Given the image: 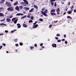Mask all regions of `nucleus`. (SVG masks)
Wrapping results in <instances>:
<instances>
[{
	"instance_id": "nucleus-1",
	"label": "nucleus",
	"mask_w": 76,
	"mask_h": 76,
	"mask_svg": "<svg viewBox=\"0 0 76 76\" xmlns=\"http://www.w3.org/2000/svg\"><path fill=\"white\" fill-rule=\"evenodd\" d=\"M23 1H24L23 2H21L20 3V4H22L23 6H26L27 4H28V2L26 0H23Z\"/></svg>"
},
{
	"instance_id": "nucleus-2",
	"label": "nucleus",
	"mask_w": 76,
	"mask_h": 76,
	"mask_svg": "<svg viewBox=\"0 0 76 76\" xmlns=\"http://www.w3.org/2000/svg\"><path fill=\"white\" fill-rule=\"evenodd\" d=\"M48 11V10H45V12H43V11H42L41 12L42 14L43 15H44V16H48V15H47L46 14V13H47V12H47Z\"/></svg>"
},
{
	"instance_id": "nucleus-3",
	"label": "nucleus",
	"mask_w": 76,
	"mask_h": 76,
	"mask_svg": "<svg viewBox=\"0 0 76 76\" xmlns=\"http://www.w3.org/2000/svg\"><path fill=\"white\" fill-rule=\"evenodd\" d=\"M7 9V10L8 11H11V12H12V11H13L14 10V7L13 6H10Z\"/></svg>"
},
{
	"instance_id": "nucleus-4",
	"label": "nucleus",
	"mask_w": 76,
	"mask_h": 76,
	"mask_svg": "<svg viewBox=\"0 0 76 76\" xmlns=\"http://www.w3.org/2000/svg\"><path fill=\"white\" fill-rule=\"evenodd\" d=\"M5 4L7 5V6H8V7H10V6H12V4L11 3H9L7 1H6Z\"/></svg>"
},
{
	"instance_id": "nucleus-5",
	"label": "nucleus",
	"mask_w": 76,
	"mask_h": 76,
	"mask_svg": "<svg viewBox=\"0 0 76 76\" xmlns=\"http://www.w3.org/2000/svg\"><path fill=\"white\" fill-rule=\"evenodd\" d=\"M55 1L56 0H50L51 4L52 6H54V2L53 1Z\"/></svg>"
},
{
	"instance_id": "nucleus-6",
	"label": "nucleus",
	"mask_w": 76,
	"mask_h": 76,
	"mask_svg": "<svg viewBox=\"0 0 76 76\" xmlns=\"http://www.w3.org/2000/svg\"><path fill=\"white\" fill-rule=\"evenodd\" d=\"M38 24H36L35 25H33V28L34 29V28H36L37 27H38Z\"/></svg>"
},
{
	"instance_id": "nucleus-7",
	"label": "nucleus",
	"mask_w": 76,
	"mask_h": 76,
	"mask_svg": "<svg viewBox=\"0 0 76 76\" xmlns=\"http://www.w3.org/2000/svg\"><path fill=\"white\" fill-rule=\"evenodd\" d=\"M6 20L7 22H11V20L10 18H7Z\"/></svg>"
},
{
	"instance_id": "nucleus-8",
	"label": "nucleus",
	"mask_w": 76,
	"mask_h": 76,
	"mask_svg": "<svg viewBox=\"0 0 76 76\" xmlns=\"http://www.w3.org/2000/svg\"><path fill=\"white\" fill-rule=\"evenodd\" d=\"M52 46L53 47L56 48V47H57V45H56V44H54L53 43L52 44Z\"/></svg>"
},
{
	"instance_id": "nucleus-9",
	"label": "nucleus",
	"mask_w": 76,
	"mask_h": 76,
	"mask_svg": "<svg viewBox=\"0 0 76 76\" xmlns=\"http://www.w3.org/2000/svg\"><path fill=\"white\" fill-rule=\"evenodd\" d=\"M6 0H1V1L0 2V4H3L4 3V2Z\"/></svg>"
},
{
	"instance_id": "nucleus-10",
	"label": "nucleus",
	"mask_w": 76,
	"mask_h": 76,
	"mask_svg": "<svg viewBox=\"0 0 76 76\" xmlns=\"http://www.w3.org/2000/svg\"><path fill=\"white\" fill-rule=\"evenodd\" d=\"M17 25L18 26V28H20L21 27V26L20 25V24L19 23L17 24Z\"/></svg>"
},
{
	"instance_id": "nucleus-11",
	"label": "nucleus",
	"mask_w": 76,
	"mask_h": 76,
	"mask_svg": "<svg viewBox=\"0 0 76 76\" xmlns=\"http://www.w3.org/2000/svg\"><path fill=\"white\" fill-rule=\"evenodd\" d=\"M15 10H17L18 11H19V7L17 6L15 8Z\"/></svg>"
},
{
	"instance_id": "nucleus-12",
	"label": "nucleus",
	"mask_w": 76,
	"mask_h": 76,
	"mask_svg": "<svg viewBox=\"0 0 76 76\" xmlns=\"http://www.w3.org/2000/svg\"><path fill=\"white\" fill-rule=\"evenodd\" d=\"M23 26L24 27V28H27V25H26L25 23H23Z\"/></svg>"
},
{
	"instance_id": "nucleus-13",
	"label": "nucleus",
	"mask_w": 76,
	"mask_h": 76,
	"mask_svg": "<svg viewBox=\"0 0 76 76\" xmlns=\"http://www.w3.org/2000/svg\"><path fill=\"white\" fill-rule=\"evenodd\" d=\"M16 15L17 16H20V15H23V14H22V13H17L16 14Z\"/></svg>"
},
{
	"instance_id": "nucleus-14",
	"label": "nucleus",
	"mask_w": 76,
	"mask_h": 76,
	"mask_svg": "<svg viewBox=\"0 0 76 76\" xmlns=\"http://www.w3.org/2000/svg\"><path fill=\"white\" fill-rule=\"evenodd\" d=\"M18 2L17 1L16 2H15L14 4V6H16V5H18Z\"/></svg>"
},
{
	"instance_id": "nucleus-15",
	"label": "nucleus",
	"mask_w": 76,
	"mask_h": 76,
	"mask_svg": "<svg viewBox=\"0 0 76 76\" xmlns=\"http://www.w3.org/2000/svg\"><path fill=\"white\" fill-rule=\"evenodd\" d=\"M34 7L35 8V9H38V6H37V5H34Z\"/></svg>"
},
{
	"instance_id": "nucleus-16",
	"label": "nucleus",
	"mask_w": 76,
	"mask_h": 76,
	"mask_svg": "<svg viewBox=\"0 0 76 76\" xmlns=\"http://www.w3.org/2000/svg\"><path fill=\"white\" fill-rule=\"evenodd\" d=\"M24 9L26 10H29V8L28 7H24Z\"/></svg>"
},
{
	"instance_id": "nucleus-17",
	"label": "nucleus",
	"mask_w": 76,
	"mask_h": 76,
	"mask_svg": "<svg viewBox=\"0 0 76 76\" xmlns=\"http://www.w3.org/2000/svg\"><path fill=\"white\" fill-rule=\"evenodd\" d=\"M56 10L54 9L51 10L50 11V13L51 12H55Z\"/></svg>"
},
{
	"instance_id": "nucleus-18",
	"label": "nucleus",
	"mask_w": 76,
	"mask_h": 76,
	"mask_svg": "<svg viewBox=\"0 0 76 76\" xmlns=\"http://www.w3.org/2000/svg\"><path fill=\"white\" fill-rule=\"evenodd\" d=\"M50 14L52 16H53V15H56V14L55 13L53 12H50Z\"/></svg>"
},
{
	"instance_id": "nucleus-19",
	"label": "nucleus",
	"mask_w": 76,
	"mask_h": 76,
	"mask_svg": "<svg viewBox=\"0 0 76 76\" xmlns=\"http://www.w3.org/2000/svg\"><path fill=\"white\" fill-rule=\"evenodd\" d=\"M56 12H59L60 10V8H58L57 10H56Z\"/></svg>"
},
{
	"instance_id": "nucleus-20",
	"label": "nucleus",
	"mask_w": 76,
	"mask_h": 76,
	"mask_svg": "<svg viewBox=\"0 0 76 76\" xmlns=\"http://www.w3.org/2000/svg\"><path fill=\"white\" fill-rule=\"evenodd\" d=\"M67 18L68 19H72V17H71L69 16H67Z\"/></svg>"
},
{
	"instance_id": "nucleus-21",
	"label": "nucleus",
	"mask_w": 76,
	"mask_h": 76,
	"mask_svg": "<svg viewBox=\"0 0 76 76\" xmlns=\"http://www.w3.org/2000/svg\"><path fill=\"white\" fill-rule=\"evenodd\" d=\"M33 10H34V8H31V10H30L29 11V12H32V11H33Z\"/></svg>"
},
{
	"instance_id": "nucleus-22",
	"label": "nucleus",
	"mask_w": 76,
	"mask_h": 76,
	"mask_svg": "<svg viewBox=\"0 0 76 76\" xmlns=\"http://www.w3.org/2000/svg\"><path fill=\"white\" fill-rule=\"evenodd\" d=\"M4 16V15L3 14V13H0V17L1 16Z\"/></svg>"
},
{
	"instance_id": "nucleus-23",
	"label": "nucleus",
	"mask_w": 76,
	"mask_h": 76,
	"mask_svg": "<svg viewBox=\"0 0 76 76\" xmlns=\"http://www.w3.org/2000/svg\"><path fill=\"white\" fill-rule=\"evenodd\" d=\"M14 41L15 42H17L18 41V39H14Z\"/></svg>"
},
{
	"instance_id": "nucleus-24",
	"label": "nucleus",
	"mask_w": 76,
	"mask_h": 76,
	"mask_svg": "<svg viewBox=\"0 0 76 76\" xmlns=\"http://www.w3.org/2000/svg\"><path fill=\"white\" fill-rule=\"evenodd\" d=\"M2 25H6V24H4V23H2L0 24V26H2Z\"/></svg>"
},
{
	"instance_id": "nucleus-25",
	"label": "nucleus",
	"mask_w": 76,
	"mask_h": 76,
	"mask_svg": "<svg viewBox=\"0 0 76 76\" xmlns=\"http://www.w3.org/2000/svg\"><path fill=\"white\" fill-rule=\"evenodd\" d=\"M72 11H68V14H70L71 13H72Z\"/></svg>"
},
{
	"instance_id": "nucleus-26",
	"label": "nucleus",
	"mask_w": 76,
	"mask_h": 76,
	"mask_svg": "<svg viewBox=\"0 0 76 76\" xmlns=\"http://www.w3.org/2000/svg\"><path fill=\"white\" fill-rule=\"evenodd\" d=\"M18 20H16L14 21V23H15V24H16V23H17V21Z\"/></svg>"
},
{
	"instance_id": "nucleus-27",
	"label": "nucleus",
	"mask_w": 76,
	"mask_h": 76,
	"mask_svg": "<svg viewBox=\"0 0 76 76\" xmlns=\"http://www.w3.org/2000/svg\"><path fill=\"white\" fill-rule=\"evenodd\" d=\"M26 15H25L24 16L22 17L21 18V19H23L24 18H26Z\"/></svg>"
},
{
	"instance_id": "nucleus-28",
	"label": "nucleus",
	"mask_w": 76,
	"mask_h": 76,
	"mask_svg": "<svg viewBox=\"0 0 76 76\" xmlns=\"http://www.w3.org/2000/svg\"><path fill=\"white\" fill-rule=\"evenodd\" d=\"M33 21L32 20H30L28 22L29 23H32V22H33Z\"/></svg>"
},
{
	"instance_id": "nucleus-29",
	"label": "nucleus",
	"mask_w": 76,
	"mask_h": 76,
	"mask_svg": "<svg viewBox=\"0 0 76 76\" xmlns=\"http://www.w3.org/2000/svg\"><path fill=\"white\" fill-rule=\"evenodd\" d=\"M39 20V21H41V22L43 21V19H42V18H40Z\"/></svg>"
},
{
	"instance_id": "nucleus-30",
	"label": "nucleus",
	"mask_w": 76,
	"mask_h": 76,
	"mask_svg": "<svg viewBox=\"0 0 76 76\" xmlns=\"http://www.w3.org/2000/svg\"><path fill=\"white\" fill-rule=\"evenodd\" d=\"M54 7H56V6H57V4H56V2H54Z\"/></svg>"
},
{
	"instance_id": "nucleus-31",
	"label": "nucleus",
	"mask_w": 76,
	"mask_h": 76,
	"mask_svg": "<svg viewBox=\"0 0 76 76\" xmlns=\"http://www.w3.org/2000/svg\"><path fill=\"white\" fill-rule=\"evenodd\" d=\"M30 48L31 50H32V49H33V48H34V47L31 46L30 47Z\"/></svg>"
},
{
	"instance_id": "nucleus-32",
	"label": "nucleus",
	"mask_w": 76,
	"mask_h": 76,
	"mask_svg": "<svg viewBox=\"0 0 76 76\" xmlns=\"http://www.w3.org/2000/svg\"><path fill=\"white\" fill-rule=\"evenodd\" d=\"M20 45H21V46H22V45H23V43H22V42H20Z\"/></svg>"
},
{
	"instance_id": "nucleus-33",
	"label": "nucleus",
	"mask_w": 76,
	"mask_h": 76,
	"mask_svg": "<svg viewBox=\"0 0 76 76\" xmlns=\"http://www.w3.org/2000/svg\"><path fill=\"white\" fill-rule=\"evenodd\" d=\"M56 35L57 36V37H60V34H58Z\"/></svg>"
},
{
	"instance_id": "nucleus-34",
	"label": "nucleus",
	"mask_w": 76,
	"mask_h": 76,
	"mask_svg": "<svg viewBox=\"0 0 76 76\" xmlns=\"http://www.w3.org/2000/svg\"><path fill=\"white\" fill-rule=\"evenodd\" d=\"M23 7L22 6H20V9H22L23 8Z\"/></svg>"
},
{
	"instance_id": "nucleus-35",
	"label": "nucleus",
	"mask_w": 76,
	"mask_h": 76,
	"mask_svg": "<svg viewBox=\"0 0 76 76\" xmlns=\"http://www.w3.org/2000/svg\"><path fill=\"white\" fill-rule=\"evenodd\" d=\"M57 42H61V40H60V39L58 40H57Z\"/></svg>"
},
{
	"instance_id": "nucleus-36",
	"label": "nucleus",
	"mask_w": 76,
	"mask_h": 76,
	"mask_svg": "<svg viewBox=\"0 0 76 76\" xmlns=\"http://www.w3.org/2000/svg\"><path fill=\"white\" fill-rule=\"evenodd\" d=\"M12 17H13V16L11 15V16H10V17H8V18H10V19H11V18H12Z\"/></svg>"
},
{
	"instance_id": "nucleus-37",
	"label": "nucleus",
	"mask_w": 76,
	"mask_h": 76,
	"mask_svg": "<svg viewBox=\"0 0 76 76\" xmlns=\"http://www.w3.org/2000/svg\"><path fill=\"white\" fill-rule=\"evenodd\" d=\"M15 20V18H13L12 19V21H14Z\"/></svg>"
},
{
	"instance_id": "nucleus-38",
	"label": "nucleus",
	"mask_w": 76,
	"mask_h": 76,
	"mask_svg": "<svg viewBox=\"0 0 76 76\" xmlns=\"http://www.w3.org/2000/svg\"><path fill=\"white\" fill-rule=\"evenodd\" d=\"M31 20H33V19H34V17L33 16H31Z\"/></svg>"
},
{
	"instance_id": "nucleus-39",
	"label": "nucleus",
	"mask_w": 76,
	"mask_h": 76,
	"mask_svg": "<svg viewBox=\"0 0 76 76\" xmlns=\"http://www.w3.org/2000/svg\"><path fill=\"white\" fill-rule=\"evenodd\" d=\"M34 46L35 47H37V44H34Z\"/></svg>"
},
{
	"instance_id": "nucleus-40",
	"label": "nucleus",
	"mask_w": 76,
	"mask_h": 76,
	"mask_svg": "<svg viewBox=\"0 0 76 76\" xmlns=\"http://www.w3.org/2000/svg\"><path fill=\"white\" fill-rule=\"evenodd\" d=\"M2 45H4V47H5V46H6V44L5 43H3Z\"/></svg>"
},
{
	"instance_id": "nucleus-41",
	"label": "nucleus",
	"mask_w": 76,
	"mask_h": 76,
	"mask_svg": "<svg viewBox=\"0 0 76 76\" xmlns=\"http://www.w3.org/2000/svg\"><path fill=\"white\" fill-rule=\"evenodd\" d=\"M15 46H16V47H18V46H19V44H15Z\"/></svg>"
},
{
	"instance_id": "nucleus-42",
	"label": "nucleus",
	"mask_w": 76,
	"mask_h": 76,
	"mask_svg": "<svg viewBox=\"0 0 76 76\" xmlns=\"http://www.w3.org/2000/svg\"><path fill=\"white\" fill-rule=\"evenodd\" d=\"M74 7L73 5H72L71 7V9H73V8Z\"/></svg>"
},
{
	"instance_id": "nucleus-43",
	"label": "nucleus",
	"mask_w": 76,
	"mask_h": 76,
	"mask_svg": "<svg viewBox=\"0 0 76 76\" xmlns=\"http://www.w3.org/2000/svg\"><path fill=\"white\" fill-rule=\"evenodd\" d=\"M61 41H65V39H61Z\"/></svg>"
},
{
	"instance_id": "nucleus-44",
	"label": "nucleus",
	"mask_w": 76,
	"mask_h": 76,
	"mask_svg": "<svg viewBox=\"0 0 76 76\" xmlns=\"http://www.w3.org/2000/svg\"><path fill=\"white\" fill-rule=\"evenodd\" d=\"M43 45V43H42L41 44H40V46H42Z\"/></svg>"
},
{
	"instance_id": "nucleus-45",
	"label": "nucleus",
	"mask_w": 76,
	"mask_h": 76,
	"mask_svg": "<svg viewBox=\"0 0 76 76\" xmlns=\"http://www.w3.org/2000/svg\"><path fill=\"white\" fill-rule=\"evenodd\" d=\"M70 2H69L68 5V6H70Z\"/></svg>"
},
{
	"instance_id": "nucleus-46",
	"label": "nucleus",
	"mask_w": 76,
	"mask_h": 76,
	"mask_svg": "<svg viewBox=\"0 0 76 76\" xmlns=\"http://www.w3.org/2000/svg\"><path fill=\"white\" fill-rule=\"evenodd\" d=\"M55 39H57V40L58 39V37H56Z\"/></svg>"
},
{
	"instance_id": "nucleus-47",
	"label": "nucleus",
	"mask_w": 76,
	"mask_h": 76,
	"mask_svg": "<svg viewBox=\"0 0 76 76\" xmlns=\"http://www.w3.org/2000/svg\"><path fill=\"white\" fill-rule=\"evenodd\" d=\"M3 9H4V8H2V7H0V10H2Z\"/></svg>"
},
{
	"instance_id": "nucleus-48",
	"label": "nucleus",
	"mask_w": 76,
	"mask_h": 76,
	"mask_svg": "<svg viewBox=\"0 0 76 76\" xmlns=\"http://www.w3.org/2000/svg\"><path fill=\"white\" fill-rule=\"evenodd\" d=\"M27 18H31V16L30 15L27 16Z\"/></svg>"
},
{
	"instance_id": "nucleus-49",
	"label": "nucleus",
	"mask_w": 76,
	"mask_h": 76,
	"mask_svg": "<svg viewBox=\"0 0 76 76\" xmlns=\"http://www.w3.org/2000/svg\"><path fill=\"white\" fill-rule=\"evenodd\" d=\"M65 44H67V41L66 40L65 41Z\"/></svg>"
},
{
	"instance_id": "nucleus-50",
	"label": "nucleus",
	"mask_w": 76,
	"mask_h": 76,
	"mask_svg": "<svg viewBox=\"0 0 76 76\" xmlns=\"http://www.w3.org/2000/svg\"><path fill=\"white\" fill-rule=\"evenodd\" d=\"M51 26H52V25H50L49 26V27L50 28H51Z\"/></svg>"
},
{
	"instance_id": "nucleus-51",
	"label": "nucleus",
	"mask_w": 76,
	"mask_h": 76,
	"mask_svg": "<svg viewBox=\"0 0 76 76\" xmlns=\"http://www.w3.org/2000/svg\"><path fill=\"white\" fill-rule=\"evenodd\" d=\"M5 32L6 33H7V32H8V31H7V30H5Z\"/></svg>"
},
{
	"instance_id": "nucleus-52",
	"label": "nucleus",
	"mask_w": 76,
	"mask_h": 76,
	"mask_svg": "<svg viewBox=\"0 0 76 76\" xmlns=\"http://www.w3.org/2000/svg\"><path fill=\"white\" fill-rule=\"evenodd\" d=\"M3 47V46H1L0 47V50H1V48H2Z\"/></svg>"
},
{
	"instance_id": "nucleus-53",
	"label": "nucleus",
	"mask_w": 76,
	"mask_h": 76,
	"mask_svg": "<svg viewBox=\"0 0 76 76\" xmlns=\"http://www.w3.org/2000/svg\"><path fill=\"white\" fill-rule=\"evenodd\" d=\"M64 38H66V34H64Z\"/></svg>"
},
{
	"instance_id": "nucleus-54",
	"label": "nucleus",
	"mask_w": 76,
	"mask_h": 76,
	"mask_svg": "<svg viewBox=\"0 0 76 76\" xmlns=\"http://www.w3.org/2000/svg\"><path fill=\"white\" fill-rule=\"evenodd\" d=\"M45 9V8H43L42 9V11H44Z\"/></svg>"
},
{
	"instance_id": "nucleus-55",
	"label": "nucleus",
	"mask_w": 76,
	"mask_h": 76,
	"mask_svg": "<svg viewBox=\"0 0 76 76\" xmlns=\"http://www.w3.org/2000/svg\"><path fill=\"white\" fill-rule=\"evenodd\" d=\"M58 22V20L56 21H54V23H57Z\"/></svg>"
},
{
	"instance_id": "nucleus-56",
	"label": "nucleus",
	"mask_w": 76,
	"mask_h": 76,
	"mask_svg": "<svg viewBox=\"0 0 76 76\" xmlns=\"http://www.w3.org/2000/svg\"><path fill=\"white\" fill-rule=\"evenodd\" d=\"M1 35H4V34H3V33H2V34H0V36H1Z\"/></svg>"
},
{
	"instance_id": "nucleus-57",
	"label": "nucleus",
	"mask_w": 76,
	"mask_h": 76,
	"mask_svg": "<svg viewBox=\"0 0 76 76\" xmlns=\"http://www.w3.org/2000/svg\"><path fill=\"white\" fill-rule=\"evenodd\" d=\"M57 12V15H59V14H60V12Z\"/></svg>"
},
{
	"instance_id": "nucleus-58",
	"label": "nucleus",
	"mask_w": 76,
	"mask_h": 76,
	"mask_svg": "<svg viewBox=\"0 0 76 76\" xmlns=\"http://www.w3.org/2000/svg\"><path fill=\"white\" fill-rule=\"evenodd\" d=\"M74 12H75V13L76 12V10H74Z\"/></svg>"
},
{
	"instance_id": "nucleus-59",
	"label": "nucleus",
	"mask_w": 76,
	"mask_h": 76,
	"mask_svg": "<svg viewBox=\"0 0 76 76\" xmlns=\"http://www.w3.org/2000/svg\"><path fill=\"white\" fill-rule=\"evenodd\" d=\"M66 12H64V14H63V15H66Z\"/></svg>"
},
{
	"instance_id": "nucleus-60",
	"label": "nucleus",
	"mask_w": 76,
	"mask_h": 76,
	"mask_svg": "<svg viewBox=\"0 0 76 76\" xmlns=\"http://www.w3.org/2000/svg\"><path fill=\"white\" fill-rule=\"evenodd\" d=\"M38 22V21H35V24H37V23Z\"/></svg>"
},
{
	"instance_id": "nucleus-61",
	"label": "nucleus",
	"mask_w": 76,
	"mask_h": 76,
	"mask_svg": "<svg viewBox=\"0 0 76 76\" xmlns=\"http://www.w3.org/2000/svg\"><path fill=\"white\" fill-rule=\"evenodd\" d=\"M13 32H14V31H11V33H13Z\"/></svg>"
},
{
	"instance_id": "nucleus-62",
	"label": "nucleus",
	"mask_w": 76,
	"mask_h": 76,
	"mask_svg": "<svg viewBox=\"0 0 76 76\" xmlns=\"http://www.w3.org/2000/svg\"><path fill=\"white\" fill-rule=\"evenodd\" d=\"M18 49H15V51L16 52H17L18 51Z\"/></svg>"
},
{
	"instance_id": "nucleus-63",
	"label": "nucleus",
	"mask_w": 76,
	"mask_h": 76,
	"mask_svg": "<svg viewBox=\"0 0 76 76\" xmlns=\"http://www.w3.org/2000/svg\"><path fill=\"white\" fill-rule=\"evenodd\" d=\"M41 48H45V47L44 46H42Z\"/></svg>"
},
{
	"instance_id": "nucleus-64",
	"label": "nucleus",
	"mask_w": 76,
	"mask_h": 76,
	"mask_svg": "<svg viewBox=\"0 0 76 76\" xmlns=\"http://www.w3.org/2000/svg\"><path fill=\"white\" fill-rule=\"evenodd\" d=\"M14 31H16L17 30L16 29L14 30Z\"/></svg>"
}]
</instances>
